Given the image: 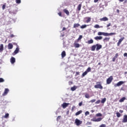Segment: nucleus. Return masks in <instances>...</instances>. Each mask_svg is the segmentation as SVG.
<instances>
[{"mask_svg": "<svg viewBox=\"0 0 127 127\" xmlns=\"http://www.w3.org/2000/svg\"><path fill=\"white\" fill-rule=\"evenodd\" d=\"M117 33H105L102 32H98V35H104V36H111L112 35H116Z\"/></svg>", "mask_w": 127, "mask_h": 127, "instance_id": "f257e3e1", "label": "nucleus"}, {"mask_svg": "<svg viewBox=\"0 0 127 127\" xmlns=\"http://www.w3.org/2000/svg\"><path fill=\"white\" fill-rule=\"evenodd\" d=\"M94 88L95 89H100V90H102L103 86H102V84H101V82H97L96 85H94Z\"/></svg>", "mask_w": 127, "mask_h": 127, "instance_id": "f03ea898", "label": "nucleus"}, {"mask_svg": "<svg viewBox=\"0 0 127 127\" xmlns=\"http://www.w3.org/2000/svg\"><path fill=\"white\" fill-rule=\"evenodd\" d=\"M83 122L78 119H76L75 120L74 124H75L76 126H77V127H79V126L82 125V123Z\"/></svg>", "mask_w": 127, "mask_h": 127, "instance_id": "7ed1b4c3", "label": "nucleus"}, {"mask_svg": "<svg viewBox=\"0 0 127 127\" xmlns=\"http://www.w3.org/2000/svg\"><path fill=\"white\" fill-rule=\"evenodd\" d=\"M113 80H114V78L113 77V76H110L106 80V83L108 85H110L111 83L113 81Z\"/></svg>", "mask_w": 127, "mask_h": 127, "instance_id": "20e7f679", "label": "nucleus"}, {"mask_svg": "<svg viewBox=\"0 0 127 127\" xmlns=\"http://www.w3.org/2000/svg\"><path fill=\"white\" fill-rule=\"evenodd\" d=\"M103 120L102 118H96V117H94L93 119H91V122H101Z\"/></svg>", "mask_w": 127, "mask_h": 127, "instance_id": "39448f33", "label": "nucleus"}, {"mask_svg": "<svg viewBox=\"0 0 127 127\" xmlns=\"http://www.w3.org/2000/svg\"><path fill=\"white\" fill-rule=\"evenodd\" d=\"M123 84H125V82L124 81H119L117 84H115V87H120V86H122Z\"/></svg>", "mask_w": 127, "mask_h": 127, "instance_id": "423d86ee", "label": "nucleus"}, {"mask_svg": "<svg viewBox=\"0 0 127 127\" xmlns=\"http://www.w3.org/2000/svg\"><path fill=\"white\" fill-rule=\"evenodd\" d=\"M70 105V103H67L66 102H64L62 105V107H63V109H66L68 106Z\"/></svg>", "mask_w": 127, "mask_h": 127, "instance_id": "0eeeda50", "label": "nucleus"}, {"mask_svg": "<svg viewBox=\"0 0 127 127\" xmlns=\"http://www.w3.org/2000/svg\"><path fill=\"white\" fill-rule=\"evenodd\" d=\"M8 92H9V90L8 89V88H5L3 93L2 94V96H6Z\"/></svg>", "mask_w": 127, "mask_h": 127, "instance_id": "6e6552de", "label": "nucleus"}, {"mask_svg": "<svg viewBox=\"0 0 127 127\" xmlns=\"http://www.w3.org/2000/svg\"><path fill=\"white\" fill-rule=\"evenodd\" d=\"M96 51H98L100 50V49H102V45H99V44H97L96 45Z\"/></svg>", "mask_w": 127, "mask_h": 127, "instance_id": "1a4fd4ad", "label": "nucleus"}, {"mask_svg": "<svg viewBox=\"0 0 127 127\" xmlns=\"http://www.w3.org/2000/svg\"><path fill=\"white\" fill-rule=\"evenodd\" d=\"M84 19H86V21L84 22L86 23H89V22H90L91 21V17H86L84 18Z\"/></svg>", "mask_w": 127, "mask_h": 127, "instance_id": "9d476101", "label": "nucleus"}, {"mask_svg": "<svg viewBox=\"0 0 127 127\" xmlns=\"http://www.w3.org/2000/svg\"><path fill=\"white\" fill-rule=\"evenodd\" d=\"M19 51V48L17 47L14 51V52L13 53V55H15L16 54H17Z\"/></svg>", "mask_w": 127, "mask_h": 127, "instance_id": "9b49d317", "label": "nucleus"}, {"mask_svg": "<svg viewBox=\"0 0 127 127\" xmlns=\"http://www.w3.org/2000/svg\"><path fill=\"white\" fill-rule=\"evenodd\" d=\"M63 11L64 12V13H65V14H66V15H70V12L67 9H64Z\"/></svg>", "mask_w": 127, "mask_h": 127, "instance_id": "f8f14e48", "label": "nucleus"}, {"mask_svg": "<svg viewBox=\"0 0 127 127\" xmlns=\"http://www.w3.org/2000/svg\"><path fill=\"white\" fill-rule=\"evenodd\" d=\"M122 123H127V115H124Z\"/></svg>", "mask_w": 127, "mask_h": 127, "instance_id": "ddd939ff", "label": "nucleus"}, {"mask_svg": "<svg viewBox=\"0 0 127 127\" xmlns=\"http://www.w3.org/2000/svg\"><path fill=\"white\" fill-rule=\"evenodd\" d=\"M100 21H108L109 20V19L107 17H104L103 18L100 19Z\"/></svg>", "mask_w": 127, "mask_h": 127, "instance_id": "4468645a", "label": "nucleus"}, {"mask_svg": "<svg viewBox=\"0 0 127 127\" xmlns=\"http://www.w3.org/2000/svg\"><path fill=\"white\" fill-rule=\"evenodd\" d=\"M118 57H119V54L117 53L116 54L115 57L112 59L113 62H115V61H116V60L117 59V58H118Z\"/></svg>", "mask_w": 127, "mask_h": 127, "instance_id": "2eb2a0df", "label": "nucleus"}, {"mask_svg": "<svg viewBox=\"0 0 127 127\" xmlns=\"http://www.w3.org/2000/svg\"><path fill=\"white\" fill-rule=\"evenodd\" d=\"M95 40H102L103 39V37L102 36H96L94 37Z\"/></svg>", "mask_w": 127, "mask_h": 127, "instance_id": "dca6fc26", "label": "nucleus"}, {"mask_svg": "<svg viewBox=\"0 0 127 127\" xmlns=\"http://www.w3.org/2000/svg\"><path fill=\"white\" fill-rule=\"evenodd\" d=\"M12 48H13V45L11 43H9L8 44V49L10 50L12 49Z\"/></svg>", "mask_w": 127, "mask_h": 127, "instance_id": "f3484780", "label": "nucleus"}, {"mask_svg": "<svg viewBox=\"0 0 127 127\" xmlns=\"http://www.w3.org/2000/svg\"><path fill=\"white\" fill-rule=\"evenodd\" d=\"M10 62L11 64H14V63H15V58H14V57H11L10 59Z\"/></svg>", "mask_w": 127, "mask_h": 127, "instance_id": "a211bd4d", "label": "nucleus"}, {"mask_svg": "<svg viewBox=\"0 0 127 127\" xmlns=\"http://www.w3.org/2000/svg\"><path fill=\"white\" fill-rule=\"evenodd\" d=\"M81 7H82V3H80L77 7V8H76L77 10H78V11H80V10H81Z\"/></svg>", "mask_w": 127, "mask_h": 127, "instance_id": "6ab92c4d", "label": "nucleus"}, {"mask_svg": "<svg viewBox=\"0 0 127 127\" xmlns=\"http://www.w3.org/2000/svg\"><path fill=\"white\" fill-rule=\"evenodd\" d=\"M3 51V44H1L0 45V53Z\"/></svg>", "mask_w": 127, "mask_h": 127, "instance_id": "aec40b11", "label": "nucleus"}, {"mask_svg": "<svg viewBox=\"0 0 127 127\" xmlns=\"http://www.w3.org/2000/svg\"><path fill=\"white\" fill-rule=\"evenodd\" d=\"M65 56H66V52H65V51H63L62 53V58H64Z\"/></svg>", "mask_w": 127, "mask_h": 127, "instance_id": "412c9836", "label": "nucleus"}, {"mask_svg": "<svg viewBox=\"0 0 127 127\" xmlns=\"http://www.w3.org/2000/svg\"><path fill=\"white\" fill-rule=\"evenodd\" d=\"M82 113H83V111L82 110H80L79 111H78L77 112H76L75 115V116H79V115H81V114H82Z\"/></svg>", "mask_w": 127, "mask_h": 127, "instance_id": "4be33fe9", "label": "nucleus"}, {"mask_svg": "<svg viewBox=\"0 0 127 127\" xmlns=\"http://www.w3.org/2000/svg\"><path fill=\"white\" fill-rule=\"evenodd\" d=\"M94 28H103V26H100L98 24H96L94 26Z\"/></svg>", "mask_w": 127, "mask_h": 127, "instance_id": "5701e85b", "label": "nucleus"}, {"mask_svg": "<svg viewBox=\"0 0 127 127\" xmlns=\"http://www.w3.org/2000/svg\"><path fill=\"white\" fill-rule=\"evenodd\" d=\"M79 26H80V24L79 23H75L73 25L74 28H76V27H79Z\"/></svg>", "mask_w": 127, "mask_h": 127, "instance_id": "b1692460", "label": "nucleus"}, {"mask_svg": "<svg viewBox=\"0 0 127 127\" xmlns=\"http://www.w3.org/2000/svg\"><path fill=\"white\" fill-rule=\"evenodd\" d=\"M127 98L125 97H122L120 100L119 102L120 103H123V102H124L125 101V100H126Z\"/></svg>", "mask_w": 127, "mask_h": 127, "instance_id": "393cba45", "label": "nucleus"}, {"mask_svg": "<svg viewBox=\"0 0 127 127\" xmlns=\"http://www.w3.org/2000/svg\"><path fill=\"white\" fill-rule=\"evenodd\" d=\"M96 45L92 46L91 47V51H95V50H96Z\"/></svg>", "mask_w": 127, "mask_h": 127, "instance_id": "a878e982", "label": "nucleus"}, {"mask_svg": "<svg viewBox=\"0 0 127 127\" xmlns=\"http://www.w3.org/2000/svg\"><path fill=\"white\" fill-rule=\"evenodd\" d=\"M87 43L88 44H92V43H94V40H93V39H90L88 41Z\"/></svg>", "mask_w": 127, "mask_h": 127, "instance_id": "bb28decb", "label": "nucleus"}, {"mask_svg": "<svg viewBox=\"0 0 127 127\" xmlns=\"http://www.w3.org/2000/svg\"><path fill=\"white\" fill-rule=\"evenodd\" d=\"M77 86H73V87H71L70 90H71V91H75V90H76V89H77Z\"/></svg>", "mask_w": 127, "mask_h": 127, "instance_id": "cd10ccee", "label": "nucleus"}, {"mask_svg": "<svg viewBox=\"0 0 127 127\" xmlns=\"http://www.w3.org/2000/svg\"><path fill=\"white\" fill-rule=\"evenodd\" d=\"M82 38H83V36L79 35L78 38L77 39V42H79V41H80V40H81V39H82Z\"/></svg>", "mask_w": 127, "mask_h": 127, "instance_id": "c85d7f7f", "label": "nucleus"}, {"mask_svg": "<svg viewBox=\"0 0 127 127\" xmlns=\"http://www.w3.org/2000/svg\"><path fill=\"white\" fill-rule=\"evenodd\" d=\"M74 47L75 48H79V47H80V44L78 43H74Z\"/></svg>", "mask_w": 127, "mask_h": 127, "instance_id": "c756f323", "label": "nucleus"}, {"mask_svg": "<svg viewBox=\"0 0 127 127\" xmlns=\"http://www.w3.org/2000/svg\"><path fill=\"white\" fill-rule=\"evenodd\" d=\"M106 101H107V98H104L102 99L101 100L102 104H105V102H106Z\"/></svg>", "mask_w": 127, "mask_h": 127, "instance_id": "7c9ffc66", "label": "nucleus"}, {"mask_svg": "<svg viewBox=\"0 0 127 127\" xmlns=\"http://www.w3.org/2000/svg\"><path fill=\"white\" fill-rule=\"evenodd\" d=\"M85 97L86 99H90V95H89V94H88V93H85Z\"/></svg>", "mask_w": 127, "mask_h": 127, "instance_id": "2f4dec72", "label": "nucleus"}, {"mask_svg": "<svg viewBox=\"0 0 127 127\" xmlns=\"http://www.w3.org/2000/svg\"><path fill=\"white\" fill-rule=\"evenodd\" d=\"M116 116L117 118H121V117L122 116V115H121V113L117 112L116 113Z\"/></svg>", "mask_w": 127, "mask_h": 127, "instance_id": "473e14b6", "label": "nucleus"}, {"mask_svg": "<svg viewBox=\"0 0 127 127\" xmlns=\"http://www.w3.org/2000/svg\"><path fill=\"white\" fill-rule=\"evenodd\" d=\"M86 27H87L86 25H82L80 26V28H81V29H84V28H86Z\"/></svg>", "mask_w": 127, "mask_h": 127, "instance_id": "72a5a7b5", "label": "nucleus"}, {"mask_svg": "<svg viewBox=\"0 0 127 127\" xmlns=\"http://www.w3.org/2000/svg\"><path fill=\"white\" fill-rule=\"evenodd\" d=\"M87 74H88V72L86 71H85L84 72L82 73V77H85V76H86Z\"/></svg>", "mask_w": 127, "mask_h": 127, "instance_id": "f704fd0d", "label": "nucleus"}, {"mask_svg": "<svg viewBox=\"0 0 127 127\" xmlns=\"http://www.w3.org/2000/svg\"><path fill=\"white\" fill-rule=\"evenodd\" d=\"M8 117H9V114L8 113H7L5 115V116H4V118L5 119H7V118H8Z\"/></svg>", "mask_w": 127, "mask_h": 127, "instance_id": "c9c22d12", "label": "nucleus"}, {"mask_svg": "<svg viewBox=\"0 0 127 127\" xmlns=\"http://www.w3.org/2000/svg\"><path fill=\"white\" fill-rule=\"evenodd\" d=\"M6 3L4 4L2 6V9L3 10H4V9H5V6H6Z\"/></svg>", "mask_w": 127, "mask_h": 127, "instance_id": "e433bc0d", "label": "nucleus"}, {"mask_svg": "<svg viewBox=\"0 0 127 127\" xmlns=\"http://www.w3.org/2000/svg\"><path fill=\"white\" fill-rule=\"evenodd\" d=\"M86 71L87 73L89 72H91V67H88V68L86 69Z\"/></svg>", "mask_w": 127, "mask_h": 127, "instance_id": "4c0bfd02", "label": "nucleus"}, {"mask_svg": "<svg viewBox=\"0 0 127 127\" xmlns=\"http://www.w3.org/2000/svg\"><path fill=\"white\" fill-rule=\"evenodd\" d=\"M124 39H125V37H123L122 38H121V39H120L119 40V42L122 43V42L123 41V40H124Z\"/></svg>", "mask_w": 127, "mask_h": 127, "instance_id": "58836bf2", "label": "nucleus"}, {"mask_svg": "<svg viewBox=\"0 0 127 127\" xmlns=\"http://www.w3.org/2000/svg\"><path fill=\"white\" fill-rule=\"evenodd\" d=\"M75 109H76V107L75 106H73L71 108V111L72 112H74Z\"/></svg>", "mask_w": 127, "mask_h": 127, "instance_id": "ea45409f", "label": "nucleus"}, {"mask_svg": "<svg viewBox=\"0 0 127 127\" xmlns=\"http://www.w3.org/2000/svg\"><path fill=\"white\" fill-rule=\"evenodd\" d=\"M4 82V79L2 78H0V83H2Z\"/></svg>", "mask_w": 127, "mask_h": 127, "instance_id": "a19ab883", "label": "nucleus"}, {"mask_svg": "<svg viewBox=\"0 0 127 127\" xmlns=\"http://www.w3.org/2000/svg\"><path fill=\"white\" fill-rule=\"evenodd\" d=\"M90 115V112H89V111H86L85 113V116H88Z\"/></svg>", "mask_w": 127, "mask_h": 127, "instance_id": "79ce46f5", "label": "nucleus"}, {"mask_svg": "<svg viewBox=\"0 0 127 127\" xmlns=\"http://www.w3.org/2000/svg\"><path fill=\"white\" fill-rule=\"evenodd\" d=\"M102 115L101 113H98L96 114V117H102Z\"/></svg>", "mask_w": 127, "mask_h": 127, "instance_id": "37998d69", "label": "nucleus"}, {"mask_svg": "<svg viewBox=\"0 0 127 127\" xmlns=\"http://www.w3.org/2000/svg\"><path fill=\"white\" fill-rule=\"evenodd\" d=\"M100 103H101V100H98V101H97L95 102V104H96V105H98V104H100Z\"/></svg>", "mask_w": 127, "mask_h": 127, "instance_id": "c03bdc74", "label": "nucleus"}, {"mask_svg": "<svg viewBox=\"0 0 127 127\" xmlns=\"http://www.w3.org/2000/svg\"><path fill=\"white\" fill-rule=\"evenodd\" d=\"M16 3H20L21 2V0H16Z\"/></svg>", "mask_w": 127, "mask_h": 127, "instance_id": "a18cd8bd", "label": "nucleus"}, {"mask_svg": "<svg viewBox=\"0 0 127 127\" xmlns=\"http://www.w3.org/2000/svg\"><path fill=\"white\" fill-rule=\"evenodd\" d=\"M104 40H105L106 41H109V40H110V38L106 37L105 38H104Z\"/></svg>", "mask_w": 127, "mask_h": 127, "instance_id": "49530a36", "label": "nucleus"}, {"mask_svg": "<svg viewBox=\"0 0 127 127\" xmlns=\"http://www.w3.org/2000/svg\"><path fill=\"white\" fill-rule=\"evenodd\" d=\"M96 102V99H92L90 101V103H95Z\"/></svg>", "mask_w": 127, "mask_h": 127, "instance_id": "de8ad7c7", "label": "nucleus"}, {"mask_svg": "<svg viewBox=\"0 0 127 127\" xmlns=\"http://www.w3.org/2000/svg\"><path fill=\"white\" fill-rule=\"evenodd\" d=\"M78 75H80V72L76 71V74H75V76H78Z\"/></svg>", "mask_w": 127, "mask_h": 127, "instance_id": "09e8293b", "label": "nucleus"}, {"mask_svg": "<svg viewBox=\"0 0 127 127\" xmlns=\"http://www.w3.org/2000/svg\"><path fill=\"white\" fill-rule=\"evenodd\" d=\"M100 127H106V125L105 124H102L100 126Z\"/></svg>", "mask_w": 127, "mask_h": 127, "instance_id": "8fccbe9b", "label": "nucleus"}, {"mask_svg": "<svg viewBox=\"0 0 127 127\" xmlns=\"http://www.w3.org/2000/svg\"><path fill=\"white\" fill-rule=\"evenodd\" d=\"M111 23H109L106 26V27H107V28H108V27H110V26H111Z\"/></svg>", "mask_w": 127, "mask_h": 127, "instance_id": "3c124183", "label": "nucleus"}, {"mask_svg": "<svg viewBox=\"0 0 127 127\" xmlns=\"http://www.w3.org/2000/svg\"><path fill=\"white\" fill-rule=\"evenodd\" d=\"M79 107H81V106H82V105H83V102H80L79 103Z\"/></svg>", "mask_w": 127, "mask_h": 127, "instance_id": "603ef678", "label": "nucleus"}, {"mask_svg": "<svg viewBox=\"0 0 127 127\" xmlns=\"http://www.w3.org/2000/svg\"><path fill=\"white\" fill-rule=\"evenodd\" d=\"M122 43H121V42L119 41L117 43V46H120V45H121V44Z\"/></svg>", "mask_w": 127, "mask_h": 127, "instance_id": "864d4df0", "label": "nucleus"}, {"mask_svg": "<svg viewBox=\"0 0 127 127\" xmlns=\"http://www.w3.org/2000/svg\"><path fill=\"white\" fill-rule=\"evenodd\" d=\"M58 14L60 16L62 17V13L61 12H59Z\"/></svg>", "mask_w": 127, "mask_h": 127, "instance_id": "5fc2aeb1", "label": "nucleus"}, {"mask_svg": "<svg viewBox=\"0 0 127 127\" xmlns=\"http://www.w3.org/2000/svg\"><path fill=\"white\" fill-rule=\"evenodd\" d=\"M10 38H13V37H14V35L13 34H11L10 35Z\"/></svg>", "mask_w": 127, "mask_h": 127, "instance_id": "6e6d98bb", "label": "nucleus"}, {"mask_svg": "<svg viewBox=\"0 0 127 127\" xmlns=\"http://www.w3.org/2000/svg\"><path fill=\"white\" fill-rule=\"evenodd\" d=\"M124 57H127V53H125L124 54Z\"/></svg>", "mask_w": 127, "mask_h": 127, "instance_id": "4d7b16f0", "label": "nucleus"}, {"mask_svg": "<svg viewBox=\"0 0 127 127\" xmlns=\"http://www.w3.org/2000/svg\"><path fill=\"white\" fill-rule=\"evenodd\" d=\"M61 118V116H58V118H57V121L60 120Z\"/></svg>", "mask_w": 127, "mask_h": 127, "instance_id": "13d9d810", "label": "nucleus"}, {"mask_svg": "<svg viewBox=\"0 0 127 127\" xmlns=\"http://www.w3.org/2000/svg\"><path fill=\"white\" fill-rule=\"evenodd\" d=\"M120 113H121V114H123V113H124V110H120L119 111Z\"/></svg>", "mask_w": 127, "mask_h": 127, "instance_id": "bf43d9fd", "label": "nucleus"}, {"mask_svg": "<svg viewBox=\"0 0 127 127\" xmlns=\"http://www.w3.org/2000/svg\"><path fill=\"white\" fill-rule=\"evenodd\" d=\"M69 85H72L73 84V82L72 81H69Z\"/></svg>", "mask_w": 127, "mask_h": 127, "instance_id": "052dcab7", "label": "nucleus"}, {"mask_svg": "<svg viewBox=\"0 0 127 127\" xmlns=\"http://www.w3.org/2000/svg\"><path fill=\"white\" fill-rule=\"evenodd\" d=\"M98 1H99V0H94V2H98Z\"/></svg>", "mask_w": 127, "mask_h": 127, "instance_id": "680f3d73", "label": "nucleus"}, {"mask_svg": "<svg viewBox=\"0 0 127 127\" xmlns=\"http://www.w3.org/2000/svg\"><path fill=\"white\" fill-rule=\"evenodd\" d=\"M64 30H66V28L64 27V28H63V31H64Z\"/></svg>", "mask_w": 127, "mask_h": 127, "instance_id": "e2e57ef3", "label": "nucleus"}, {"mask_svg": "<svg viewBox=\"0 0 127 127\" xmlns=\"http://www.w3.org/2000/svg\"><path fill=\"white\" fill-rule=\"evenodd\" d=\"M119 0L120 2H123V1H124L125 0Z\"/></svg>", "mask_w": 127, "mask_h": 127, "instance_id": "0e129e2a", "label": "nucleus"}, {"mask_svg": "<svg viewBox=\"0 0 127 127\" xmlns=\"http://www.w3.org/2000/svg\"><path fill=\"white\" fill-rule=\"evenodd\" d=\"M117 12L118 13H119L120 12V10L117 9Z\"/></svg>", "mask_w": 127, "mask_h": 127, "instance_id": "69168bd1", "label": "nucleus"}, {"mask_svg": "<svg viewBox=\"0 0 127 127\" xmlns=\"http://www.w3.org/2000/svg\"><path fill=\"white\" fill-rule=\"evenodd\" d=\"M113 27H115V28H117V26H116V25H115Z\"/></svg>", "mask_w": 127, "mask_h": 127, "instance_id": "338daca9", "label": "nucleus"}, {"mask_svg": "<svg viewBox=\"0 0 127 127\" xmlns=\"http://www.w3.org/2000/svg\"><path fill=\"white\" fill-rule=\"evenodd\" d=\"M127 0H125L124 1V3H127Z\"/></svg>", "mask_w": 127, "mask_h": 127, "instance_id": "774afa93", "label": "nucleus"}]
</instances>
